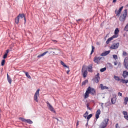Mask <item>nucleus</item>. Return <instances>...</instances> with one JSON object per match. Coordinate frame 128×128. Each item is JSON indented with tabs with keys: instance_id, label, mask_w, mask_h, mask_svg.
I'll return each mask as SVG.
<instances>
[{
	"instance_id": "7c9ffc66",
	"label": "nucleus",
	"mask_w": 128,
	"mask_h": 128,
	"mask_svg": "<svg viewBox=\"0 0 128 128\" xmlns=\"http://www.w3.org/2000/svg\"><path fill=\"white\" fill-rule=\"evenodd\" d=\"M19 120H22V122H26V119L24 118H20Z\"/></svg>"
},
{
	"instance_id": "f8f14e48",
	"label": "nucleus",
	"mask_w": 128,
	"mask_h": 128,
	"mask_svg": "<svg viewBox=\"0 0 128 128\" xmlns=\"http://www.w3.org/2000/svg\"><path fill=\"white\" fill-rule=\"evenodd\" d=\"M99 88L102 90H108V87L104 86V84H100Z\"/></svg>"
},
{
	"instance_id": "5701e85b",
	"label": "nucleus",
	"mask_w": 128,
	"mask_h": 128,
	"mask_svg": "<svg viewBox=\"0 0 128 128\" xmlns=\"http://www.w3.org/2000/svg\"><path fill=\"white\" fill-rule=\"evenodd\" d=\"M60 64L63 66H64L65 68H68V70H69L70 68L68 67V66H67L64 62L62 61H60Z\"/></svg>"
},
{
	"instance_id": "13d9d810",
	"label": "nucleus",
	"mask_w": 128,
	"mask_h": 128,
	"mask_svg": "<svg viewBox=\"0 0 128 128\" xmlns=\"http://www.w3.org/2000/svg\"><path fill=\"white\" fill-rule=\"evenodd\" d=\"M78 124V122H77V126Z\"/></svg>"
},
{
	"instance_id": "a878e982",
	"label": "nucleus",
	"mask_w": 128,
	"mask_h": 128,
	"mask_svg": "<svg viewBox=\"0 0 128 128\" xmlns=\"http://www.w3.org/2000/svg\"><path fill=\"white\" fill-rule=\"evenodd\" d=\"M15 22L16 24H18V22H20V18L18 16H17L15 19Z\"/></svg>"
},
{
	"instance_id": "412c9836",
	"label": "nucleus",
	"mask_w": 128,
	"mask_h": 128,
	"mask_svg": "<svg viewBox=\"0 0 128 128\" xmlns=\"http://www.w3.org/2000/svg\"><path fill=\"white\" fill-rule=\"evenodd\" d=\"M88 72H92V65L90 64L88 66Z\"/></svg>"
},
{
	"instance_id": "4d7b16f0",
	"label": "nucleus",
	"mask_w": 128,
	"mask_h": 128,
	"mask_svg": "<svg viewBox=\"0 0 128 128\" xmlns=\"http://www.w3.org/2000/svg\"><path fill=\"white\" fill-rule=\"evenodd\" d=\"M116 2V0H113L112 2Z\"/></svg>"
},
{
	"instance_id": "5fc2aeb1",
	"label": "nucleus",
	"mask_w": 128,
	"mask_h": 128,
	"mask_svg": "<svg viewBox=\"0 0 128 128\" xmlns=\"http://www.w3.org/2000/svg\"><path fill=\"white\" fill-rule=\"evenodd\" d=\"M6 54H8V52H10V50H6Z\"/></svg>"
},
{
	"instance_id": "473e14b6",
	"label": "nucleus",
	"mask_w": 128,
	"mask_h": 128,
	"mask_svg": "<svg viewBox=\"0 0 128 128\" xmlns=\"http://www.w3.org/2000/svg\"><path fill=\"white\" fill-rule=\"evenodd\" d=\"M106 68H102L100 70V72H106Z\"/></svg>"
},
{
	"instance_id": "ddd939ff",
	"label": "nucleus",
	"mask_w": 128,
	"mask_h": 128,
	"mask_svg": "<svg viewBox=\"0 0 128 128\" xmlns=\"http://www.w3.org/2000/svg\"><path fill=\"white\" fill-rule=\"evenodd\" d=\"M110 52V50L105 51L100 54L101 56H106Z\"/></svg>"
},
{
	"instance_id": "4c0bfd02",
	"label": "nucleus",
	"mask_w": 128,
	"mask_h": 128,
	"mask_svg": "<svg viewBox=\"0 0 128 128\" xmlns=\"http://www.w3.org/2000/svg\"><path fill=\"white\" fill-rule=\"evenodd\" d=\"M122 55L124 56H128V53L125 51H124L122 53Z\"/></svg>"
},
{
	"instance_id": "bb28decb",
	"label": "nucleus",
	"mask_w": 128,
	"mask_h": 128,
	"mask_svg": "<svg viewBox=\"0 0 128 128\" xmlns=\"http://www.w3.org/2000/svg\"><path fill=\"white\" fill-rule=\"evenodd\" d=\"M88 82V80H86L82 82V86H86Z\"/></svg>"
},
{
	"instance_id": "2f4dec72",
	"label": "nucleus",
	"mask_w": 128,
	"mask_h": 128,
	"mask_svg": "<svg viewBox=\"0 0 128 128\" xmlns=\"http://www.w3.org/2000/svg\"><path fill=\"white\" fill-rule=\"evenodd\" d=\"M124 30H125L126 32H128V24H127L125 26L124 28Z\"/></svg>"
},
{
	"instance_id": "49530a36",
	"label": "nucleus",
	"mask_w": 128,
	"mask_h": 128,
	"mask_svg": "<svg viewBox=\"0 0 128 128\" xmlns=\"http://www.w3.org/2000/svg\"><path fill=\"white\" fill-rule=\"evenodd\" d=\"M89 106L90 105L88 104H86L87 108H88V110H90L92 109L90 108L89 107Z\"/></svg>"
},
{
	"instance_id": "423d86ee",
	"label": "nucleus",
	"mask_w": 128,
	"mask_h": 128,
	"mask_svg": "<svg viewBox=\"0 0 128 128\" xmlns=\"http://www.w3.org/2000/svg\"><path fill=\"white\" fill-rule=\"evenodd\" d=\"M46 104L50 110V112H54V114H56V110H54V107H52V104H50V102H48V101L46 102Z\"/></svg>"
},
{
	"instance_id": "4468645a",
	"label": "nucleus",
	"mask_w": 128,
	"mask_h": 128,
	"mask_svg": "<svg viewBox=\"0 0 128 128\" xmlns=\"http://www.w3.org/2000/svg\"><path fill=\"white\" fill-rule=\"evenodd\" d=\"M95 78H96V82L97 84L98 82L100 80V73L98 72L97 74L95 76Z\"/></svg>"
},
{
	"instance_id": "052dcab7",
	"label": "nucleus",
	"mask_w": 128,
	"mask_h": 128,
	"mask_svg": "<svg viewBox=\"0 0 128 128\" xmlns=\"http://www.w3.org/2000/svg\"><path fill=\"white\" fill-rule=\"evenodd\" d=\"M0 112H2V110H0Z\"/></svg>"
},
{
	"instance_id": "20e7f679",
	"label": "nucleus",
	"mask_w": 128,
	"mask_h": 128,
	"mask_svg": "<svg viewBox=\"0 0 128 128\" xmlns=\"http://www.w3.org/2000/svg\"><path fill=\"white\" fill-rule=\"evenodd\" d=\"M40 89H38L36 91V92L34 95V100L35 102H38V98L40 96Z\"/></svg>"
},
{
	"instance_id": "2eb2a0df",
	"label": "nucleus",
	"mask_w": 128,
	"mask_h": 128,
	"mask_svg": "<svg viewBox=\"0 0 128 128\" xmlns=\"http://www.w3.org/2000/svg\"><path fill=\"white\" fill-rule=\"evenodd\" d=\"M100 110L98 109L96 110V120L100 118Z\"/></svg>"
},
{
	"instance_id": "39448f33",
	"label": "nucleus",
	"mask_w": 128,
	"mask_h": 128,
	"mask_svg": "<svg viewBox=\"0 0 128 128\" xmlns=\"http://www.w3.org/2000/svg\"><path fill=\"white\" fill-rule=\"evenodd\" d=\"M102 58V57L100 56H95L94 58V62L96 64H100V60Z\"/></svg>"
},
{
	"instance_id": "7ed1b4c3",
	"label": "nucleus",
	"mask_w": 128,
	"mask_h": 128,
	"mask_svg": "<svg viewBox=\"0 0 128 128\" xmlns=\"http://www.w3.org/2000/svg\"><path fill=\"white\" fill-rule=\"evenodd\" d=\"M87 90H89V94H90L92 96H96V90H94V88L89 86Z\"/></svg>"
},
{
	"instance_id": "3c124183",
	"label": "nucleus",
	"mask_w": 128,
	"mask_h": 128,
	"mask_svg": "<svg viewBox=\"0 0 128 128\" xmlns=\"http://www.w3.org/2000/svg\"><path fill=\"white\" fill-rule=\"evenodd\" d=\"M114 66H116L118 64V62H114Z\"/></svg>"
},
{
	"instance_id": "f257e3e1",
	"label": "nucleus",
	"mask_w": 128,
	"mask_h": 128,
	"mask_svg": "<svg viewBox=\"0 0 128 128\" xmlns=\"http://www.w3.org/2000/svg\"><path fill=\"white\" fill-rule=\"evenodd\" d=\"M128 14V10L126 9L124 10V13L120 15V16L119 20L120 22H124L126 20V16Z\"/></svg>"
},
{
	"instance_id": "cd10ccee",
	"label": "nucleus",
	"mask_w": 128,
	"mask_h": 128,
	"mask_svg": "<svg viewBox=\"0 0 128 128\" xmlns=\"http://www.w3.org/2000/svg\"><path fill=\"white\" fill-rule=\"evenodd\" d=\"M26 122H28V124H32V120L28 119L26 120Z\"/></svg>"
},
{
	"instance_id": "393cba45",
	"label": "nucleus",
	"mask_w": 128,
	"mask_h": 128,
	"mask_svg": "<svg viewBox=\"0 0 128 128\" xmlns=\"http://www.w3.org/2000/svg\"><path fill=\"white\" fill-rule=\"evenodd\" d=\"M128 97H126L124 99V104L125 105L128 104Z\"/></svg>"
},
{
	"instance_id": "864d4df0",
	"label": "nucleus",
	"mask_w": 128,
	"mask_h": 128,
	"mask_svg": "<svg viewBox=\"0 0 128 128\" xmlns=\"http://www.w3.org/2000/svg\"><path fill=\"white\" fill-rule=\"evenodd\" d=\"M69 72H70V70H67L66 74H68Z\"/></svg>"
},
{
	"instance_id": "58836bf2",
	"label": "nucleus",
	"mask_w": 128,
	"mask_h": 128,
	"mask_svg": "<svg viewBox=\"0 0 128 128\" xmlns=\"http://www.w3.org/2000/svg\"><path fill=\"white\" fill-rule=\"evenodd\" d=\"M6 62V60H2V66H4V63Z\"/></svg>"
},
{
	"instance_id": "603ef678",
	"label": "nucleus",
	"mask_w": 128,
	"mask_h": 128,
	"mask_svg": "<svg viewBox=\"0 0 128 128\" xmlns=\"http://www.w3.org/2000/svg\"><path fill=\"white\" fill-rule=\"evenodd\" d=\"M55 118V120H58V118Z\"/></svg>"
},
{
	"instance_id": "1a4fd4ad",
	"label": "nucleus",
	"mask_w": 128,
	"mask_h": 128,
	"mask_svg": "<svg viewBox=\"0 0 128 128\" xmlns=\"http://www.w3.org/2000/svg\"><path fill=\"white\" fill-rule=\"evenodd\" d=\"M124 66L125 68H126V70H128V58L126 57L124 58Z\"/></svg>"
},
{
	"instance_id": "ea45409f",
	"label": "nucleus",
	"mask_w": 128,
	"mask_h": 128,
	"mask_svg": "<svg viewBox=\"0 0 128 128\" xmlns=\"http://www.w3.org/2000/svg\"><path fill=\"white\" fill-rule=\"evenodd\" d=\"M113 58L114 60H118V56L116 54L113 55Z\"/></svg>"
},
{
	"instance_id": "8fccbe9b",
	"label": "nucleus",
	"mask_w": 128,
	"mask_h": 128,
	"mask_svg": "<svg viewBox=\"0 0 128 128\" xmlns=\"http://www.w3.org/2000/svg\"><path fill=\"white\" fill-rule=\"evenodd\" d=\"M76 20L78 24V22H80V20H82V19Z\"/></svg>"
},
{
	"instance_id": "a19ab883",
	"label": "nucleus",
	"mask_w": 128,
	"mask_h": 128,
	"mask_svg": "<svg viewBox=\"0 0 128 128\" xmlns=\"http://www.w3.org/2000/svg\"><path fill=\"white\" fill-rule=\"evenodd\" d=\"M122 114L124 116H128V112H126V111H124L122 112Z\"/></svg>"
},
{
	"instance_id": "6e6d98bb",
	"label": "nucleus",
	"mask_w": 128,
	"mask_h": 128,
	"mask_svg": "<svg viewBox=\"0 0 128 128\" xmlns=\"http://www.w3.org/2000/svg\"><path fill=\"white\" fill-rule=\"evenodd\" d=\"M10 78V76H8V74H7V78Z\"/></svg>"
},
{
	"instance_id": "c9c22d12",
	"label": "nucleus",
	"mask_w": 128,
	"mask_h": 128,
	"mask_svg": "<svg viewBox=\"0 0 128 128\" xmlns=\"http://www.w3.org/2000/svg\"><path fill=\"white\" fill-rule=\"evenodd\" d=\"M92 116V114H90L87 116V120H88Z\"/></svg>"
},
{
	"instance_id": "c756f323",
	"label": "nucleus",
	"mask_w": 128,
	"mask_h": 128,
	"mask_svg": "<svg viewBox=\"0 0 128 128\" xmlns=\"http://www.w3.org/2000/svg\"><path fill=\"white\" fill-rule=\"evenodd\" d=\"M7 80L9 84H12V78H10V77H8V78H7Z\"/></svg>"
},
{
	"instance_id": "f03ea898",
	"label": "nucleus",
	"mask_w": 128,
	"mask_h": 128,
	"mask_svg": "<svg viewBox=\"0 0 128 128\" xmlns=\"http://www.w3.org/2000/svg\"><path fill=\"white\" fill-rule=\"evenodd\" d=\"M110 120L108 118L105 119L100 124L99 128H106L108 124V121Z\"/></svg>"
},
{
	"instance_id": "6e6552de",
	"label": "nucleus",
	"mask_w": 128,
	"mask_h": 128,
	"mask_svg": "<svg viewBox=\"0 0 128 128\" xmlns=\"http://www.w3.org/2000/svg\"><path fill=\"white\" fill-rule=\"evenodd\" d=\"M124 8V6L120 7L118 10H115V14L118 16H120V12H122V10Z\"/></svg>"
},
{
	"instance_id": "c85d7f7f",
	"label": "nucleus",
	"mask_w": 128,
	"mask_h": 128,
	"mask_svg": "<svg viewBox=\"0 0 128 128\" xmlns=\"http://www.w3.org/2000/svg\"><path fill=\"white\" fill-rule=\"evenodd\" d=\"M25 74H26V76H27L28 78L32 79V77H30V74H28V72H25Z\"/></svg>"
},
{
	"instance_id": "6ab92c4d",
	"label": "nucleus",
	"mask_w": 128,
	"mask_h": 128,
	"mask_svg": "<svg viewBox=\"0 0 128 128\" xmlns=\"http://www.w3.org/2000/svg\"><path fill=\"white\" fill-rule=\"evenodd\" d=\"M18 16L19 18H24L25 22L26 21V16H24V14H19Z\"/></svg>"
},
{
	"instance_id": "bf43d9fd",
	"label": "nucleus",
	"mask_w": 128,
	"mask_h": 128,
	"mask_svg": "<svg viewBox=\"0 0 128 128\" xmlns=\"http://www.w3.org/2000/svg\"><path fill=\"white\" fill-rule=\"evenodd\" d=\"M126 6H127V8H128V4Z\"/></svg>"
},
{
	"instance_id": "79ce46f5",
	"label": "nucleus",
	"mask_w": 128,
	"mask_h": 128,
	"mask_svg": "<svg viewBox=\"0 0 128 128\" xmlns=\"http://www.w3.org/2000/svg\"><path fill=\"white\" fill-rule=\"evenodd\" d=\"M8 56V53H6L4 55V58H6V57Z\"/></svg>"
},
{
	"instance_id": "9d476101",
	"label": "nucleus",
	"mask_w": 128,
	"mask_h": 128,
	"mask_svg": "<svg viewBox=\"0 0 128 128\" xmlns=\"http://www.w3.org/2000/svg\"><path fill=\"white\" fill-rule=\"evenodd\" d=\"M118 32H120V30L118 28H116L114 30V34L113 36H115V38H118Z\"/></svg>"
},
{
	"instance_id": "a18cd8bd",
	"label": "nucleus",
	"mask_w": 128,
	"mask_h": 128,
	"mask_svg": "<svg viewBox=\"0 0 128 128\" xmlns=\"http://www.w3.org/2000/svg\"><path fill=\"white\" fill-rule=\"evenodd\" d=\"M52 42H54V44H56V42H58V41L56 40H52Z\"/></svg>"
},
{
	"instance_id": "c03bdc74",
	"label": "nucleus",
	"mask_w": 128,
	"mask_h": 128,
	"mask_svg": "<svg viewBox=\"0 0 128 128\" xmlns=\"http://www.w3.org/2000/svg\"><path fill=\"white\" fill-rule=\"evenodd\" d=\"M124 118H125V120H128V115L124 116Z\"/></svg>"
},
{
	"instance_id": "9b49d317",
	"label": "nucleus",
	"mask_w": 128,
	"mask_h": 128,
	"mask_svg": "<svg viewBox=\"0 0 128 128\" xmlns=\"http://www.w3.org/2000/svg\"><path fill=\"white\" fill-rule=\"evenodd\" d=\"M82 74L84 78H86V76H88V71L86 70L84 71V66L82 70Z\"/></svg>"
},
{
	"instance_id": "a211bd4d",
	"label": "nucleus",
	"mask_w": 128,
	"mask_h": 128,
	"mask_svg": "<svg viewBox=\"0 0 128 128\" xmlns=\"http://www.w3.org/2000/svg\"><path fill=\"white\" fill-rule=\"evenodd\" d=\"M112 103L113 104H116V96L115 95L114 96L112 100H111Z\"/></svg>"
},
{
	"instance_id": "b1692460",
	"label": "nucleus",
	"mask_w": 128,
	"mask_h": 128,
	"mask_svg": "<svg viewBox=\"0 0 128 128\" xmlns=\"http://www.w3.org/2000/svg\"><path fill=\"white\" fill-rule=\"evenodd\" d=\"M120 82H122V84H128V80H124V79L120 80Z\"/></svg>"
},
{
	"instance_id": "dca6fc26",
	"label": "nucleus",
	"mask_w": 128,
	"mask_h": 128,
	"mask_svg": "<svg viewBox=\"0 0 128 128\" xmlns=\"http://www.w3.org/2000/svg\"><path fill=\"white\" fill-rule=\"evenodd\" d=\"M115 37H116L115 36H112L111 38H108L106 42V44H110V42H111V40H112L114 38H116Z\"/></svg>"
},
{
	"instance_id": "09e8293b",
	"label": "nucleus",
	"mask_w": 128,
	"mask_h": 128,
	"mask_svg": "<svg viewBox=\"0 0 128 128\" xmlns=\"http://www.w3.org/2000/svg\"><path fill=\"white\" fill-rule=\"evenodd\" d=\"M56 50V48H48V50Z\"/></svg>"
},
{
	"instance_id": "f704fd0d",
	"label": "nucleus",
	"mask_w": 128,
	"mask_h": 128,
	"mask_svg": "<svg viewBox=\"0 0 128 128\" xmlns=\"http://www.w3.org/2000/svg\"><path fill=\"white\" fill-rule=\"evenodd\" d=\"M114 78L116 80H120V77L118 76H114Z\"/></svg>"
},
{
	"instance_id": "37998d69",
	"label": "nucleus",
	"mask_w": 128,
	"mask_h": 128,
	"mask_svg": "<svg viewBox=\"0 0 128 128\" xmlns=\"http://www.w3.org/2000/svg\"><path fill=\"white\" fill-rule=\"evenodd\" d=\"M118 96H122V93H120V92H119L118 93Z\"/></svg>"
},
{
	"instance_id": "aec40b11",
	"label": "nucleus",
	"mask_w": 128,
	"mask_h": 128,
	"mask_svg": "<svg viewBox=\"0 0 128 128\" xmlns=\"http://www.w3.org/2000/svg\"><path fill=\"white\" fill-rule=\"evenodd\" d=\"M122 76L124 78H126V76H128V72H126V70H124L123 72Z\"/></svg>"
},
{
	"instance_id": "e433bc0d",
	"label": "nucleus",
	"mask_w": 128,
	"mask_h": 128,
	"mask_svg": "<svg viewBox=\"0 0 128 128\" xmlns=\"http://www.w3.org/2000/svg\"><path fill=\"white\" fill-rule=\"evenodd\" d=\"M92 50L91 51V53H90V54H94V46H92Z\"/></svg>"
},
{
	"instance_id": "0eeeda50",
	"label": "nucleus",
	"mask_w": 128,
	"mask_h": 128,
	"mask_svg": "<svg viewBox=\"0 0 128 128\" xmlns=\"http://www.w3.org/2000/svg\"><path fill=\"white\" fill-rule=\"evenodd\" d=\"M120 46V42L114 43L110 47L111 50H116Z\"/></svg>"
},
{
	"instance_id": "f3484780",
	"label": "nucleus",
	"mask_w": 128,
	"mask_h": 128,
	"mask_svg": "<svg viewBox=\"0 0 128 128\" xmlns=\"http://www.w3.org/2000/svg\"><path fill=\"white\" fill-rule=\"evenodd\" d=\"M90 90H86L85 94H84V98H88L90 96Z\"/></svg>"
},
{
	"instance_id": "72a5a7b5",
	"label": "nucleus",
	"mask_w": 128,
	"mask_h": 128,
	"mask_svg": "<svg viewBox=\"0 0 128 128\" xmlns=\"http://www.w3.org/2000/svg\"><path fill=\"white\" fill-rule=\"evenodd\" d=\"M88 114V112H86V113L84 114V117L85 118H87Z\"/></svg>"
},
{
	"instance_id": "4be33fe9",
	"label": "nucleus",
	"mask_w": 128,
	"mask_h": 128,
	"mask_svg": "<svg viewBox=\"0 0 128 128\" xmlns=\"http://www.w3.org/2000/svg\"><path fill=\"white\" fill-rule=\"evenodd\" d=\"M48 51L45 52L43 54H42L40 55H38V58H42V56H46V54H48Z\"/></svg>"
},
{
	"instance_id": "de8ad7c7",
	"label": "nucleus",
	"mask_w": 128,
	"mask_h": 128,
	"mask_svg": "<svg viewBox=\"0 0 128 128\" xmlns=\"http://www.w3.org/2000/svg\"><path fill=\"white\" fill-rule=\"evenodd\" d=\"M116 128H120V126H118V124H116Z\"/></svg>"
}]
</instances>
